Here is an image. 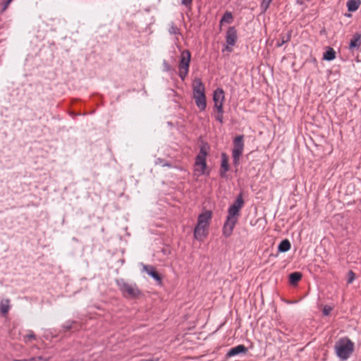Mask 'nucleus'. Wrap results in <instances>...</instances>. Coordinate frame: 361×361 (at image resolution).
<instances>
[{"label": "nucleus", "instance_id": "18", "mask_svg": "<svg viewBox=\"0 0 361 361\" xmlns=\"http://www.w3.org/2000/svg\"><path fill=\"white\" fill-rule=\"evenodd\" d=\"M336 58V51L331 47H328V49L324 53L323 59L326 61H331Z\"/></svg>", "mask_w": 361, "mask_h": 361}, {"label": "nucleus", "instance_id": "34", "mask_svg": "<svg viewBox=\"0 0 361 361\" xmlns=\"http://www.w3.org/2000/svg\"><path fill=\"white\" fill-rule=\"evenodd\" d=\"M20 361H28V360L25 359V360H20Z\"/></svg>", "mask_w": 361, "mask_h": 361}, {"label": "nucleus", "instance_id": "9", "mask_svg": "<svg viewBox=\"0 0 361 361\" xmlns=\"http://www.w3.org/2000/svg\"><path fill=\"white\" fill-rule=\"evenodd\" d=\"M224 91L222 88H217L213 93L214 109H219L220 111L221 109H224Z\"/></svg>", "mask_w": 361, "mask_h": 361}, {"label": "nucleus", "instance_id": "31", "mask_svg": "<svg viewBox=\"0 0 361 361\" xmlns=\"http://www.w3.org/2000/svg\"><path fill=\"white\" fill-rule=\"evenodd\" d=\"M35 358L37 359L36 361H47V359L42 356L36 357Z\"/></svg>", "mask_w": 361, "mask_h": 361}, {"label": "nucleus", "instance_id": "8", "mask_svg": "<svg viewBox=\"0 0 361 361\" xmlns=\"http://www.w3.org/2000/svg\"><path fill=\"white\" fill-rule=\"evenodd\" d=\"M207 152L205 149L202 147L200 150V153L195 159V171L198 173V176L203 175L205 173L207 168L206 157Z\"/></svg>", "mask_w": 361, "mask_h": 361}, {"label": "nucleus", "instance_id": "32", "mask_svg": "<svg viewBox=\"0 0 361 361\" xmlns=\"http://www.w3.org/2000/svg\"><path fill=\"white\" fill-rule=\"evenodd\" d=\"M27 360H28V361H36L37 359L35 357H31V358L27 359Z\"/></svg>", "mask_w": 361, "mask_h": 361}, {"label": "nucleus", "instance_id": "27", "mask_svg": "<svg viewBox=\"0 0 361 361\" xmlns=\"http://www.w3.org/2000/svg\"><path fill=\"white\" fill-rule=\"evenodd\" d=\"M331 310H332L331 307H330L329 305H326L324 307L323 310H322L323 314L325 316H328L330 314V312H331Z\"/></svg>", "mask_w": 361, "mask_h": 361}, {"label": "nucleus", "instance_id": "29", "mask_svg": "<svg viewBox=\"0 0 361 361\" xmlns=\"http://www.w3.org/2000/svg\"><path fill=\"white\" fill-rule=\"evenodd\" d=\"M193 0H181V4L185 6L186 7H191L192 3Z\"/></svg>", "mask_w": 361, "mask_h": 361}, {"label": "nucleus", "instance_id": "33", "mask_svg": "<svg viewBox=\"0 0 361 361\" xmlns=\"http://www.w3.org/2000/svg\"><path fill=\"white\" fill-rule=\"evenodd\" d=\"M226 49H227V50H228V51H232V49L229 48V47H228V46H226Z\"/></svg>", "mask_w": 361, "mask_h": 361}, {"label": "nucleus", "instance_id": "10", "mask_svg": "<svg viewBox=\"0 0 361 361\" xmlns=\"http://www.w3.org/2000/svg\"><path fill=\"white\" fill-rule=\"evenodd\" d=\"M237 38V30L235 27H229L226 36V41L228 45L234 46Z\"/></svg>", "mask_w": 361, "mask_h": 361}, {"label": "nucleus", "instance_id": "24", "mask_svg": "<svg viewBox=\"0 0 361 361\" xmlns=\"http://www.w3.org/2000/svg\"><path fill=\"white\" fill-rule=\"evenodd\" d=\"M272 0H262L261 4V8L264 12H265L267 8L269 7V5Z\"/></svg>", "mask_w": 361, "mask_h": 361}, {"label": "nucleus", "instance_id": "22", "mask_svg": "<svg viewBox=\"0 0 361 361\" xmlns=\"http://www.w3.org/2000/svg\"><path fill=\"white\" fill-rule=\"evenodd\" d=\"M216 111V114L215 115V118L217 121H219L221 124L224 123V109H215Z\"/></svg>", "mask_w": 361, "mask_h": 361}, {"label": "nucleus", "instance_id": "5", "mask_svg": "<svg viewBox=\"0 0 361 361\" xmlns=\"http://www.w3.org/2000/svg\"><path fill=\"white\" fill-rule=\"evenodd\" d=\"M116 283L124 297L134 299L142 294L136 284H130L123 279L117 280Z\"/></svg>", "mask_w": 361, "mask_h": 361}, {"label": "nucleus", "instance_id": "11", "mask_svg": "<svg viewBox=\"0 0 361 361\" xmlns=\"http://www.w3.org/2000/svg\"><path fill=\"white\" fill-rule=\"evenodd\" d=\"M248 351L247 347L244 345L240 344L235 347L231 348L226 353V357H231L239 354H246Z\"/></svg>", "mask_w": 361, "mask_h": 361}, {"label": "nucleus", "instance_id": "25", "mask_svg": "<svg viewBox=\"0 0 361 361\" xmlns=\"http://www.w3.org/2000/svg\"><path fill=\"white\" fill-rule=\"evenodd\" d=\"M75 324V321H68L63 325V329H65V331H68L73 328V325Z\"/></svg>", "mask_w": 361, "mask_h": 361}, {"label": "nucleus", "instance_id": "15", "mask_svg": "<svg viewBox=\"0 0 361 361\" xmlns=\"http://www.w3.org/2000/svg\"><path fill=\"white\" fill-rule=\"evenodd\" d=\"M361 4L360 0H348L347 1V7L348 11L354 12L357 11Z\"/></svg>", "mask_w": 361, "mask_h": 361}, {"label": "nucleus", "instance_id": "4", "mask_svg": "<svg viewBox=\"0 0 361 361\" xmlns=\"http://www.w3.org/2000/svg\"><path fill=\"white\" fill-rule=\"evenodd\" d=\"M336 355L342 360H346L354 351V343L348 338H340L334 346Z\"/></svg>", "mask_w": 361, "mask_h": 361}, {"label": "nucleus", "instance_id": "23", "mask_svg": "<svg viewBox=\"0 0 361 361\" xmlns=\"http://www.w3.org/2000/svg\"><path fill=\"white\" fill-rule=\"evenodd\" d=\"M35 338H36V336L32 331H29L28 334L27 335L24 336V341L25 343L28 342L29 341H30L32 339L35 340Z\"/></svg>", "mask_w": 361, "mask_h": 361}, {"label": "nucleus", "instance_id": "12", "mask_svg": "<svg viewBox=\"0 0 361 361\" xmlns=\"http://www.w3.org/2000/svg\"><path fill=\"white\" fill-rule=\"evenodd\" d=\"M229 170L228 158L226 153L221 154V167L219 175L221 178L226 177V172Z\"/></svg>", "mask_w": 361, "mask_h": 361}, {"label": "nucleus", "instance_id": "20", "mask_svg": "<svg viewBox=\"0 0 361 361\" xmlns=\"http://www.w3.org/2000/svg\"><path fill=\"white\" fill-rule=\"evenodd\" d=\"M10 309V300L8 299L4 300L1 302V312L3 315L8 313Z\"/></svg>", "mask_w": 361, "mask_h": 361}, {"label": "nucleus", "instance_id": "14", "mask_svg": "<svg viewBox=\"0 0 361 361\" xmlns=\"http://www.w3.org/2000/svg\"><path fill=\"white\" fill-rule=\"evenodd\" d=\"M361 45V34L355 33L353 38L350 39L349 47L350 49H358Z\"/></svg>", "mask_w": 361, "mask_h": 361}, {"label": "nucleus", "instance_id": "3", "mask_svg": "<svg viewBox=\"0 0 361 361\" xmlns=\"http://www.w3.org/2000/svg\"><path fill=\"white\" fill-rule=\"evenodd\" d=\"M193 98L197 106L200 111H204L207 106L205 87L202 80L196 78L192 85Z\"/></svg>", "mask_w": 361, "mask_h": 361}, {"label": "nucleus", "instance_id": "2", "mask_svg": "<svg viewBox=\"0 0 361 361\" xmlns=\"http://www.w3.org/2000/svg\"><path fill=\"white\" fill-rule=\"evenodd\" d=\"M212 217V212L207 210L200 214L197 218V224L195 227L194 237L197 240L202 241L207 235V228Z\"/></svg>", "mask_w": 361, "mask_h": 361}, {"label": "nucleus", "instance_id": "21", "mask_svg": "<svg viewBox=\"0 0 361 361\" xmlns=\"http://www.w3.org/2000/svg\"><path fill=\"white\" fill-rule=\"evenodd\" d=\"M291 35H292V31L291 30H289L286 35H282L281 36V43H279L278 44V47H281L282 46L283 44L288 42V41H290V38H291Z\"/></svg>", "mask_w": 361, "mask_h": 361}, {"label": "nucleus", "instance_id": "13", "mask_svg": "<svg viewBox=\"0 0 361 361\" xmlns=\"http://www.w3.org/2000/svg\"><path fill=\"white\" fill-rule=\"evenodd\" d=\"M143 269L157 281H158L159 283L161 282V277L160 276L159 273L155 270L154 267L144 265Z\"/></svg>", "mask_w": 361, "mask_h": 361}, {"label": "nucleus", "instance_id": "26", "mask_svg": "<svg viewBox=\"0 0 361 361\" xmlns=\"http://www.w3.org/2000/svg\"><path fill=\"white\" fill-rule=\"evenodd\" d=\"M12 1L13 0H1L2 12L5 11L8 8L9 4L12 2Z\"/></svg>", "mask_w": 361, "mask_h": 361}, {"label": "nucleus", "instance_id": "1", "mask_svg": "<svg viewBox=\"0 0 361 361\" xmlns=\"http://www.w3.org/2000/svg\"><path fill=\"white\" fill-rule=\"evenodd\" d=\"M244 204V201L241 195H239L228 209V215L223 227V234L226 237H229L233 231L235 224L238 222L240 216V209Z\"/></svg>", "mask_w": 361, "mask_h": 361}, {"label": "nucleus", "instance_id": "16", "mask_svg": "<svg viewBox=\"0 0 361 361\" xmlns=\"http://www.w3.org/2000/svg\"><path fill=\"white\" fill-rule=\"evenodd\" d=\"M302 274L300 272H293L289 275V282L291 285L295 286L301 280Z\"/></svg>", "mask_w": 361, "mask_h": 361}, {"label": "nucleus", "instance_id": "7", "mask_svg": "<svg viewBox=\"0 0 361 361\" xmlns=\"http://www.w3.org/2000/svg\"><path fill=\"white\" fill-rule=\"evenodd\" d=\"M244 149V136L238 135L233 140V148L232 149L233 164L238 166L240 163V158L243 154Z\"/></svg>", "mask_w": 361, "mask_h": 361}, {"label": "nucleus", "instance_id": "19", "mask_svg": "<svg viewBox=\"0 0 361 361\" xmlns=\"http://www.w3.org/2000/svg\"><path fill=\"white\" fill-rule=\"evenodd\" d=\"M233 15L231 12L226 11L224 16H222L221 20H220V25H223V23H228L231 24L233 22Z\"/></svg>", "mask_w": 361, "mask_h": 361}, {"label": "nucleus", "instance_id": "6", "mask_svg": "<svg viewBox=\"0 0 361 361\" xmlns=\"http://www.w3.org/2000/svg\"><path fill=\"white\" fill-rule=\"evenodd\" d=\"M191 54L189 50L185 49L181 52L180 59L178 64V75L182 80H184L188 74Z\"/></svg>", "mask_w": 361, "mask_h": 361}, {"label": "nucleus", "instance_id": "17", "mask_svg": "<svg viewBox=\"0 0 361 361\" xmlns=\"http://www.w3.org/2000/svg\"><path fill=\"white\" fill-rule=\"evenodd\" d=\"M291 245L288 239L283 240L278 246L280 252H286L290 249Z\"/></svg>", "mask_w": 361, "mask_h": 361}, {"label": "nucleus", "instance_id": "28", "mask_svg": "<svg viewBox=\"0 0 361 361\" xmlns=\"http://www.w3.org/2000/svg\"><path fill=\"white\" fill-rule=\"evenodd\" d=\"M355 273L353 271H349L348 272V283H353V281L355 280Z\"/></svg>", "mask_w": 361, "mask_h": 361}, {"label": "nucleus", "instance_id": "30", "mask_svg": "<svg viewBox=\"0 0 361 361\" xmlns=\"http://www.w3.org/2000/svg\"><path fill=\"white\" fill-rule=\"evenodd\" d=\"M171 34L176 35L178 33V29L177 27L172 25L169 30Z\"/></svg>", "mask_w": 361, "mask_h": 361}]
</instances>
